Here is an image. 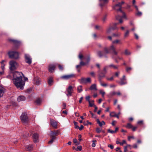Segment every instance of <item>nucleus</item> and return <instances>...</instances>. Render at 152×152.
<instances>
[{
  "label": "nucleus",
  "instance_id": "55",
  "mask_svg": "<svg viewBox=\"0 0 152 152\" xmlns=\"http://www.w3.org/2000/svg\"><path fill=\"white\" fill-rule=\"evenodd\" d=\"M126 144V141L125 140H122V142H121L120 143V145H123L124 144Z\"/></svg>",
  "mask_w": 152,
  "mask_h": 152
},
{
  "label": "nucleus",
  "instance_id": "18",
  "mask_svg": "<svg viewBox=\"0 0 152 152\" xmlns=\"http://www.w3.org/2000/svg\"><path fill=\"white\" fill-rule=\"evenodd\" d=\"M5 91L4 88L0 85V98L3 96Z\"/></svg>",
  "mask_w": 152,
  "mask_h": 152
},
{
  "label": "nucleus",
  "instance_id": "11",
  "mask_svg": "<svg viewBox=\"0 0 152 152\" xmlns=\"http://www.w3.org/2000/svg\"><path fill=\"white\" fill-rule=\"evenodd\" d=\"M41 79L37 77H35L33 79V83L34 84L38 86L41 84Z\"/></svg>",
  "mask_w": 152,
  "mask_h": 152
},
{
  "label": "nucleus",
  "instance_id": "22",
  "mask_svg": "<svg viewBox=\"0 0 152 152\" xmlns=\"http://www.w3.org/2000/svg\"><path fill=\"white\" fill-rule=\"evenodd\" d=\"M53 82V78L52 77H50L48 80V85L51 86L52 85Z\"/></svg>",
  "mask_w": 152,
  "mask_h": 152
},
{
  "label": "nucleus",
  "instance_id": "25",
  "mask_svg": "<svg viewBox=\"0 0 152 152\" xmlns=\"http://www.w3.org/2000/svg\"><path fill=\"white\" fill-rule=\"evenodd\" d=\"M108 66V68L110 67V68H113L115 69H118V65H115L113 64H111Z\"/></svg>",
  "mask_w": 152,
  "mask_h": 152
},
{
  "label": "nucleus",
  "instance_id": "23",
  "mask_svg": "<svg viewBox=\"0 0 152 152\" xmlns=\"http://www.w3.org/2000/svg\"><path fill=\"white\" fill-rule=\"evenodd\" d=\"M99 1L101 2L103 1V3H100L99 4L100 6L102 7L105 4L107 3L108 2V0H99Z\"/></svg>",
  "mask_w": 152,
  "mask_h": 152
},
{
  "label": "nucleus",
  "instance_id": "43",
  "mask_svg": "<svg viewBox=\"0 0 152 152\" xmlns=\"http://www.w3.org/2000/svg\"><path fill=\"white\" fill-rule=\"evenodd\" d=\"M91 79L90 77H88L86 79V82L85 83H91Z\"/></svg>",
  "mask_w": 152,
  "mask_h": 152
},
{
  "label": "nucleus",
  "instance_id": "15",
  "mask_svg": "<svg viewBox=\"0 0 152 152\" xmlns=\"http://www.w3.org/2000/svg\"><path fill=\"white\" fill-rule=\"evenodd\" d=\"M97 54L98 56L100 58L102 57L103 56H104L105 57H107L106 55L102 51H99L97 52Z\"/></svg>",
  "mask_w": 152,
  "mask_h": 152
},
{
  "label": "nucleus",
  "instance_id": "41",
  "mask_svg": "<svg viewBox=\"0 0 152 152\" xmlns=\"http://www.w3.org/2000/svg\"><path fill=\"white\" fill-rule=\"evenodd\" d=\"M116 115L115 113L114 112H110V115L111 117H115Z\"/></svg>",
  "mask_w": 152,
  "mask_h": 152
},
{
  "label": "nucleus",
  "instance_id": "34",
  "mask_svg": "<svg viewBox=\"0 0 152 152\" xmlns=\"http://www.w3.org/2000/svg\"><path fill=\"white\" fill-rule=\"evenodd\" d=\"M80 82L82 83H85L86 82V78L84 77L82 78L80 80Z\"/></svg>",
  "mask_w": 152,
  "mask_h": 152
},
{
  "label": "nucleus",
  "instance_id": "5",
  "mask_svg": "<svg viewBox=\"0 0 152 152\" xmlns=\"http://www.w3.org/2000/svg\"><path fill=\"white\" fill-rule=\"evenodd\" d=\"M108 66H105L103 69V72H100L99 71H98V79L99 81L101 80L102 79L105 77V74L107 72V70L108 69Z\"/></svg>",
  "mask_w": 152,
  "mask_h": 152
},
{
  "label": "nucleus",
  "instance_id": "59",
  "mask_svg": "<svg viewBox=\"0 0 152 152\" xmlns=\"http://www.w3.org/2000/svg\"><path fill=\"white\" fill-rule=\"evenodd\" d=\"M108 147L109 148H110L111 149H113V148L114 147L113 145L110 144H109L108 145Z\"/></svg>",
  "mask_w": 152,
  "mask_h": 152
},
{
  "label": "nucleus",
  "instance_id": "47",
  "mask_svg": "<svg viewBox=\"0 0 152 152\" xmlns=\"http://www.w3.org/2000/svg\"><path fill=\"white\" fill-rule=\"evenodd\" d=\"M102 131V129L99 128H97L96 129V131L97 133H100Z\"/></svg>",
  "mask_w": 152,
  "mask_h": 152
},
{
  "label": "nucleus",
  "instance_id": "48",
  "mask_svg": "<svg viewBox=\"0 0 152 152\" xmlns=\"http://www.w3.org/2000/svg\"><path fill=\"white\" fill-rule=\"evenodd\" d=\"M107 132L112 134L115 133L114 131L111 130L110 129H108L107 130Z\"/></svg>",
  "mask_w": 152,
  "mask_h": 152
},
{
  "label": "nucleus",
  "instance_id": "30",
  "mask_svg": "<svg viewBox=\"0 0 152 152\" xmlns=\"http://www.w3.org/2000/svg\"><path fill=\"white\" fill-rule=\"evenodd\" d=\"M9 41L13 42L14 44H17L19 43V41L13 39H9Z\"/></svg>",
  "mask_w": 152,
  "mask_h": 152
},
{
  "label": "nucleus",
  "instance_id": "13",
  "mask_svg": "<svg viewBox=\"0 0 152 152\" xmlns=\"http://www.w3.org/2000/svg\"><path fill=\"white\" fill-rule=\"evenodd\" d=\"M83 59L86 60V62H85L83 61L82 60L80 62V64L81 66H84L87 64L90 60V57L89 56H88L87 57H84Z\"/></svg>",
  "mask_w": 152,
  "mask_h": 152
},
{
  "label": "nucleus",
  "instance_id": "12",
  "mask_svg": "<svg viewBox=\"0 0 152 152\" xmlns=\"http://www.w3.org/2000/svg\"><path fill=\"white\" fill-rule=\"evenodd\" d=\"M60 134L59 131L57 130L54 131H51L50 134V137H53V139H56V137Z\"/></svg>",
  "mask_w": 152,
  "mask_h": 152
},
{
  "label": "nucleus",
  "instance_id": "3",
  "mask_svg": "<svg viewBox=\"0 0 152 152\" xmlns=\"http://www.w3.org/2000/svg\"><path fill=\"white\" fill-rule=\"evenodd\" d=\"M9 69L11 71H13L18 67V64L15 61L12 60L9 62Z\"/></svg>",
  "mask_w": 152,
  "mask_h": 152
},
{
  "label": "nucleus",
  "instance_id": "62",
  "mask_svg": "<svg viewBox=\"0 0 152 152\" xmlns=\"http://www.w3.org/2000/svg\"><path fill=\"white\" fill-rule=\"evenodd\" d=\"M134 34L135 38L137 39H138L139 37L138 35L135 33H134Z\"/></svg>",
  "mask_w": 152,
  "mask_h": 152
},
{
  "label": "nucleus",
  "instance_id": "19",
  "mask_svg": "<svg viewBox=\"0 0 152 152\" xmlns=\"http://www.w3.org/2000/svg\"><path fill=\"white\" fill-rule=\"evenodd\" d=\"M50 124L51 125L55 128L57 127V123L56 121L53 120H50Z\"/></svg>",
  "mask_w": 152,
  "mask_h": 152
},
{
  "label": "nucleus",
  "instance_id": "36",
  "mask_svg": "<svg viewBox=\"0 0 152 152\" xmlns=\"http://www.w3.org/2000/svg\"><path fill=\"white\" fill-rule=\"evenodd\" d=\"M125 54L126 55H130L131 54V52L127 49L125 50L124 51Z\"/></svg>",
  "mask_w": 152,
  "mask_h": 152
},
{
  "label": "nucleus",
  "instance_id": "49",
  "mask_svg": "<svg viewBox=\"0 0 152 152\" xmlns=\"http://www.w3.org/2000/svg\"><path fill=\"white\" fill-rule=\"evenodd\" d=\"M96 140H93L92 141V146L93 147H94L96 146Z\"/></svg>",
  "mask_w": 152,
  "mask_h": 152
},
{
  "label": "nucleus",
  "instance_id": "60",
  "mask_svg": "<svg viewBox=\"0 0 152 152\" xmlns=\"http://www.w3.org/2000/svg\"><path fill=\"white\" fill-rule=\"evenodd\" d=\"M137 124L140 125L142 124H143V121H139L137 122Z\"/></svg>",
  "mask_w": 152,
  "mask_h": 152
},
{
  "label": "nucleus",
  "instance_id": "2",
  "mask_svg": "<svg viewBox=\"0 0 152 152\" xmlns=\"http://www.w3.org/2000/svg\"><path fill=\"white\" fill-rule=\"evenodd\" d=\"M124 2L122 1L121 2L119 3L118 4H116L115 6H114V9L117 11H120L123 13V15L121 16V18H126V16L125 13L124 12H123L121 10V6L122 4H124Z\"/></svg>",
  "mask_w": 152,
  "mask_h": 152
},
{
  "label": "nucleus",
  "instance_id": "57",
  "mask_svg": "<svg viewBox=\"0 0 152 152\" xmlns=\"http://www.w3.org/2000/svg\"><path fill=\"white\" fill-rule=\"evenodd\" d=\"M90 96H86V101H88L89 102L90 101Z\"/></svg>",
  "mask_w": 152,
  "mask_h": 152
},
{
  "label": "nucleus",
  "instance_id": "54",
  "mask_svg": "<svg viewBox=\"0 0 152 152\" xmlns=\"http://www.w3.org/2000/svg\"><path fill=\"white\" fill-rule=\"evenodd\" d=\"M107 15H105L102 18V20L103 22H104L107 20Z\"/></svg>",
  "mask_w": 152,
  "mask_h": 152
},
{
  "label": "nucleus",
  "instance_id": "33",
  "mask_svg": "<svg viewBox=\"0 0 152 152\" xmlns=\"http://www.w3.org/2000/svg\"><path fill=\"white\" fill-rule=\"evenodd\" d=\"M126 127L128 129L132 128L133 127L132 125L130 123H127V125L126 126Z\"/></svg>",
  "mask_w": 152,
  "mask_h": 152
},
{
  "label": "nucleus",
  "instance_id": "1",
  "mask_svg": "<svg viewBox=\"0 0 152 152\" xmlns=\"http://www.w3.org/2000/svg\"><path fill=\"white\" fill-rule=\"evenodd\" d=\"M23 76H24V75L21 72H15L13 74V82L17 88L21 90L23 89L25 84L22 80Z\"/></svg>",
  "mask_w": 152,
  "mask_h": 152
},
{
  "label": "nucleus",
  "instance_id": "7",
  "mask_svg": "<svg viewBox=\"0 0 152 152\" xmlns=\"http://www.w3.org/2000/svg\"><path fill=\"white\" fill-rule=\"evenodd\" d=\"M24 55L25 62L29 64H31L32 62V58L30 56L27 54H25Z\"/></svg>",
  "mask_w": 152,
  "mask_h": 152
},
{
  "label": "nucleus",
  "instance_id": "44",
  "mask_svg": "<svg viewBox=\"0 0 152 152\" xmlns=\"http://www.w3.org/2000/svg\"><path fill=\"white\" fill-rule=\"evenodd\" d=\"M129 34V31L128 30H127L126 31L124 34V37H126L128 36Z\"/></svg>",
  "mask_w": 152,
  "mask_h": 152
},
{
  "label": "nucleus",
  "instance_id": "45",
  "mask_svg": "<svg viewBox=\"0 0 152 152\" xmlns=\"http://www.w3.org/2000/svg\"><path fill=\"white\" fill-rule=\"evenodd\" d=\"M58 67L59 69L61 71H62L64 69L63 65H61L60 64H58Z\"/></svg>",
  "mask_w": 152,
  "mask_h": 152
},
{
  "label": "nucleus",
  "instance_id": "61",
  "mask_svg": "<svg viewBox=\"0 0 152 152\" xmlns=\"http://www.w3.org/2000/svg\"><path fill=\"white\" fill-rule=\"evenodd\" d=\"M83 126L82 125H81L80 127H79V128H78V129H79L80 130H81L83 129Z\"/></svg>",
  "mask_w": 152,
  "mask_h": 152
},
{
  "label": "nucleus",
  "instance_id": "63",
  "mask_svg": "<svg viewBox=\"0 0 152 152\" xmlns=\"http://www.w3.org/2000/svg\"><path fill=\"white\" fill-rule=\"evenodd\" d=\"M91 115H92V117L93 118H96V116L95 115L93 114L92 113H91Z\"/></svg>",
  "mask_w": 152,
  "mask_h": 152
},
{
  "label": "nucleus",
  "instance_id": "32",
  "mask_svg": "<svg viewBox=\"0 0 152 152\" xmlns=\"http://www.w3.org/2000/svg\"><path fill=\"white\" fill-rule=\"evenodd\" d=\"M113 44H117L118 43H119L120 44H121V43L120 42V41L118 39H116L114 41H113L112 42Z\"/></svg>",
  "mask_w": 152,
  "mask_h": 152
},
{
  "label": "nucleus",
  "instance_id": "8",
  "mask_svg": "<svg viewBox=\"0 0 152 152\" xmlns=\"http://www.w3.org/2000/svg\"><path fill=\"white\" fill-rule=\"evenodd\" d=\"M73 91V87L71 86H69V87L66 89V91L67 93L66 94L67 96L68 97L71 96Z\"/></svg>",
  "mask_w": 152,
  "mask_h": 152
},
{
  "label": "nucleus",
  "instance_id": "14",
  "mask_svg": "<svg viewBox=\"0 0 152 152\" xmlns=\"http://www.w3.org/2000/svg\"><path fill=\"white\" fill-rule=\"evenodd\" d=\"M33 138L34 142H36L38 141L39 136L37 133H35L33 135Z\"/></svg>",
  "mask_w": 152,
  "mask_h": 152
},
{
  "label": "nucleus",
  "instance_id": "27",
  "mask_svg": "<svg viewBox=\"0 0 152 152\" xmlns=\"http://www.w3.org/2000/svg\"><path fill=\"white\" fill-rule=\"evenodd\" d=\"M33 148L32 145H29L27 146L26 147V150L29 151H31Z\"/></svg>",
  "mask_w": 152,
  "mask_h": 152
},
{
  "label": "nucleus",
  "instance_id": "58",
  "mask_svg": "<svg viewBox=\"0 0 152 152\" xmlns=\"http://www.w3.org/2000/svg\"><path fill=\"white\" fill-rule=\"evenodd\" d=\"M137 128V126H135L134 127H133V126L132 128V130L133 131H136V129Z\"/></svg>",
  "mask_w": 152,
  "mask_h": 152
},
{
  "label": "nucleus",
  "instance_id": "17",
  "mask_svg": "<svg viewBox=\"0 0 152 152\" xmlns=\"http://www.w3.org/2000/svg\"><path fill=\"white\" fill-rule=\"evenodd\" d=\"M121 80V82L119 83L120 85H122L127 83L125 76L124 75L123 77V78H122Z\"/></svg>",
  "mask_w": 152,
  "mask_h": 152
},
{
  "label": "nucleus",
  "instance_id": "64",
  "mask_svg": "<svg viewBox=\"0 0 152 152\" xmlns=\"http://www.w3.org/2000/svg\"><path fill=\"white\" fill-rule=\"evenodd\" d=\"M119 73H120L119 72H116L115 73V76H116L117 77H118V75H119Z\"/></svg>",
  "mask_w": 152,
  "mask_h": 152
},
{
  "label": "nucleus",
  "instance_id": "52",
  "mask_svg": "<svg viewBox=\"0 0 152 152\" xmlns=\"http://www.w3.org/2000/svg\"><path fill=\"white\" fill-rule=\"evenodd\" d=\"M51 140L48 142V143L49 144H52L54 140L56 139H53V137H51Z\"/></svg>",
  "mask_w": 152,
  "mask_h": 152
},
{
  "label": "nucleus",
  "instance_id": "20",
  "mask_svg": "<svg viewBox=\"0 0 152 152\" xmlns=\"http://www.w3.org/2000/svg\"><path fill=\"white\" fill-rule=\"evenodd\" d=\"M89 90H95L97 91V89L96 88V85L95 84H94L91 85V87L89 88Z\"/></svg>",
  "mask_w": 152,
  "mask_h": 152
},
{
  "label": "nucleus",
  "instance_id": "31",
  "mask_svg": "<svg viewBox=\"0 0 152 152\" xmlns=\"http://www.w3.org/2000/svg\"><path fill=\"white\" fill-rule=\"evenodd\" d=\"M118 23H114L113 24V27H111L112 28L113 30H115V29H118V28L116 26L117 25Z\"/></svg>",
  "mask_w": 152,
  "mask_h": 152
},
{
  "label": "nucleus",
  "instance_id": "24",
  "mask_svg": "<svg viewBox=\"0 0 152 152\" xmlns=\"http://www.w3.org/2000/svg\"><path fill=\"white\" fill-rule=\"evenodd\" d=\"M96 121L99 125L100 126H102V125H105V123L104 121H102L101 122H100L99 119H97Z\"/></svg>",
  "mask_w": 152,
  "mask_h": 152
},
{
  "label": "nucleus",
  "instance_id": "26",
  "mask_svg": "<svg viewBox=\"0 0 152 152\" xmlns=\"http://www.w3.org/2000/svg\"><path fill=\"white\" fill-rule=\"evenodd\" d=\"M42 102L41 99H38L35 101V103L37 105H39L41 104Z\"/></svg>",
  "mask_w": 152,
  "mask_h": 152
},
{
  "label": "nucleus",
  "instance_id": "37",
  "mask_svg": "<svg viewBox=\"0 0 152 152\" xmlns=\"http://www.w3.org/2000/svg\"><path fill=\"white\" fill-rule=\"evenodd\" d=\"M112 30H113L112 29V27L111 26H109V27L108 28L107 30V32L108 33H110Z\"/></svg>",
  "mask_w": 152,
  "mask_h": 152
},
{
  "label": "nucleus",
  "instance_id": "51",
  "mask_svg": "<svg viewBox=\"0 0 152 152\" xmlns=\"http://www.w3.org/2000/svg\"><path fill=\"white\" fill-rule=\"evenodd\" d=\"M74 125H75V129H78V128H79V126L77 125V123L76 122H74Z\"/></svg>",
  "mask_w": 152,
  "mask_h": 152
},
{
  "label": "nucleus",
  "instance_id": "35",
  "mask_svg": "<svg viewBox=\"0 0 152 152\" xmlns=\"http://www.w3.org/2000/svg\"><path fill=\"white\" fill-rule=\"evenodd\" d=\"M94 100H91L89 102V106L90 107H92L93 106H94Z\"/></svg>",
  "mask_w": 152,
  "mask_h": 152
},
{
  "label": "nucleus",
  "instance_id": "28",
  "mask_svg": "<svg viewBox=\"0 0 152 152\" xmlns=\"http://www.w3.org/2000/svg\"><path fill=\"white\" fill-rule=\"evenodd\" d=\"M116 94V93L115 91H112L110 92L109 94L107 95L108 97H111L115 95Z\"/></svg>",
  "mask_w": 152,
  "mask_h": 152
},
{
  "label": "nucleus",
  "instance_id": "53",
  "mask_svg": "<svg viewBox=\"0 0 152 152\" xmlns=\"http://www.w3.org/2000/svg\"><path fill=\"white\" fill-rule=\"evenodd\" d=\"M136 15L138 16H141L142 15V13L138 10L137 11V12L136 13Z\"/></svg>",
  "mask_w": 152,
  "mask_h": 152
},
{
  "label": "nucleus",
  "instance_id": "38",
  "mask_svg": "<svg viewBox=\"0 0 152 152\" xmlns=\"http://www.w3.org/2000/svg\"><path fill=\"white\" fill-rule=\"evenodd\" d=\"M104 53H105L106 54H108L109 53L110 50H109V49L108 50L107 48H104Z\"/></svg>",
  "mask_w": 152,
  "mask_h": 152
},
{
  "label": "nucleus",
  "instance_id": "42",
  "mask_svg": "<svg viewBox=\"0 0 152 152\" xmlns=\"http://www.w3.org/2000/svg\"><path fill=\"white\" fill-rule=\"evenodd\" d=\"M99 81L100 83V84L101 86L103 87H106L107 86V83H102L101 81V80H100V81Z\"/></svg>",
  "mask_w": 152,
  "mask_h": 152
},
{
  "label": "nucleus",
  "instance_id": "9",
  "mask_svg": "<svg viewBox=\"0 0 152 152\" xmlns=\"http://www.w3.org/2000/svg\"><path fill=\"white\" fill-rule=\"evenodd\" d=\"M109 50L114 55H117L118 52L116 50V48L113 44L110 45L109 48Z\"/></svg>",
  "mask_w": 152,
  "mask_h": 152
},
{
  "label": "nucleus",
  "instance_id": "56",
  "mask_svg": "<svg viewBox=\"0 0 152 152\" xmlns=\"http://www.w3.org/2000/svg\"><path fill=\"white\" fill-rule=\"evenodd\" d=\"M91 75L93 77H95V73L94 72H92L90 73Z\"/></svg>",
  "mask_w": 152,
  "mask_h": 152
},
{
  "label": "nucleus",
  "instance_id": "40",
  "mask_svg": "<svg viewBox=\"0 0 152 152\" xmlns=\"http://www.w3.org/2000/svg\"><path fill=\"white\" fill-rule=\"evenodd\" d=\"M121 35V33H114L112 34L113 37H118L119 36Z\"/></svg>",
  "mask_w": 152,
  "mask_h": 152
},
{
  "label": "nucleus",
  "instance_id": "29",
  "mask_svg": "<svg viewBox=\"0 0 152 152\" xmlns=\"http://www.w3.org/2000/svg\"><path fill=\"white\" fill-rule=\"evenodd\" d=\"M116 18L117 20H119V23H122L123 22L120 16L118 15L116 16Z\"/></svg>",
  "mask_w": 152,
  "mask_h": 152
},
{
  "label": "nucleus",
  "instance_id": "50",
  "mask_svg": "<svg viewBox=\"0 0 152 152\" xmlns=\"http://www.w3.org/2000/svg\"><path fill=\"white\" fill-rule=\"evenodd\" d=\"M99 92L102 94V97H103L104 95L105 94V92L102 90H100Z\"/></svg>",
  "mask_w": 152,
  "mask_h": 152
},
{
  "label": "nucleus",
  "instance_id": "16",
  "mask_svg": "<svg viewBox=\"0 0 152 152\" xmlns=\"http://www.w3.org/2000/svg\"><path fill=\"white\" fill-rule=\"evenodd\" d=\"M55 69V65L53 64H50L48 66V70L50 72H52Z\"/></svg>",
  "mask_w": 152,
  "mask_h": 152
},
{
  "label": "nucleus",
  "instance_id": "21",
  "mask_svg": "<svg viewBox=\"0 0 152 152\" xmlns=\"http://www.w3.org/2000/svg\"><path fill=\"white\" fill-rule=\"evenodd\" d=\"M25 100V97L22 96H18L17 98V101L18 102L24 101Z\"/></svg>",
  "mask_w": 152,
  "mask_h": 152
},
{
  "label": "nucleus",
  "instance_id": "39",
  "mask_svg": "<svg viewBox=\"0 0 152 152\" xmlns=\"http://www.w3.org/2000/svg\"><path fill=\"white\" fill-rule=\"evenodd\" d=\"M82 87V86H78L77 89L79 92H81L83 90Z\"/></svg>",
  "mask_w": 152,
  "mask_h": 152
},
{
  "label": "nucleus",
  "instance_id": "46",
  "mask_svg": "<svg viewBox=\"0 0 152 152\" xmlns=\"http://www.w3.org/2000/svg\"><path fill=\"white\" fill-rule=\"evenodd\" d=\"M4 61H5L4 60H3L1 62V65H2L1 66V68L3 70H4V66L5 65L3 63L4 62Z\"/></svg>",
  "mask_w": 152,
  "mask_h": 152
},
{
  "label": "nucleus",
  "instance_id": "6",
  "mask_svg": "<svg viewBox=\"0 0 152 152\" xmlns=\"http://www.w3.org/2000/svg\"><path fill=\"white\" fill-rule=\"evenodd\" d=\"M20 119L22 122L24 123H28L29 121V118L25 113H22L20 116Z\"/></svg>",
  "mask_w": 152,
  "mask_h": 152
},
{
  "label": "nucleus",
  "instance_id": "10",
  "mask_svg": "<svg viewBox=\"0 0 152 152\" xmlns=\"http://www.w3.org/2000/svg\"><path fill=\"white\" fill-rule=\"evenodd\" d=\"M75 75L74 74H71L68 75H64L61 76V78L62 79L67 80L75 77Z\"/></svg>",
  "mask_w": 152,
  "mask_h": 152
},
{
  "label": "nucleus",
  "instance_id": "4",
  "mask_svg": "<svg viewBox=\"0 0 152 152\" xmlns=\"http://www.w3.org/2000/svg\"><path fill=\"white\" fill-rule=\"evenodd\" d=\"M9 57L11 58L17 59L19 58V54L18 52L10 51L8 52Z\"/></svg>",
  "mask_w": 152,
  "mask_h": 152
}]
</instances>
